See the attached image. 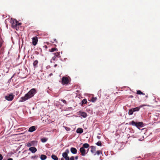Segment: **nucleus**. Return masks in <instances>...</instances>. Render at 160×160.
I'll use <instances>...</instances> for the list:
<instances>
[{"mask_svg":"<svg viewBox=\"0 0 160 160\" xmlns=\"http://www.w3.org/2000/svg\"><path fill=\"white\" fill-rule=\"evenodd\" d=\"M36 93L35 88H32L26 94L24 97H22L19 101L20 102H23L33 97Z\"/></svg>","mask_w":160,"mask_h":160,"instance_id":"nucleus-1","label":"nucleus"},{"mask_svg":"<svg viewBox=\"0 0 160 160\" xmlns=\"http://www.w3.org/2000/svg\"><path fill=\"white\" fill-rule=\"evenodd\" d=\"M129 125H131L133 126H135L138 128L143 127V123L142 122H135L133 120L129 122Z\"/></svg>","mask_w":160,"mask_h":160,"instance_id":"nucleus-2","label":"nucleus"},{"mask_svg":"<svg viewBox=\"0 0 160 160\" xmlns=\"http://www.w3.org/2000/svg\"><path fill=\"white\" fill-rule=\"evenodd\" d=\"M14 96V95L12 93H11L5 96V98L8 101H11L13 99Z\"/></svg>","mask_w":160,"mask_h":160,"instance_id":"nucleus-3","label":"nucleus"},{"mask_svg":"<svg viewBox=\"0 0 160 160\" xmlns=\"http://www.w3.org/2000/svg\"><path fill=\"white\" fill-rule=\"evenodd\" d=\"M37 144V142L36 141H32L30 142L26 143L25 145L28 147H30L32 146H34Z\"/></svg>","mask_w":160,"mask_h":160,"instance_id":"nucleus-4","label":"nucleus"},{"mask_svg":"<svg viewBox=\"0 0 160 160\" xmlns=\"http://www.w3.org/2000/svg\"><path fill=\"white\" fill-rule=\"evenodd\" d=\"M89 149H88L87 152H86V150L85 149L82 147H81L80 148V151L81 153V155L82 156H85L86 154H87L88 151Z\"/></svg>","mask_w":160,"mask_h":160,"instance_id":"nucleus-5","label":"nucleus"},{"mask_svg":"<svg viewBox=\"0 0 160 160\" xmlns=\"http://www.w3.org/2000/svg\"><path fill=\"white\" fill-rule=\"evenodd\" d=\"M62 82L63 84H67L69 82L68 79V78L63 77L62 79Z\"/></svg>","mask_w":160,"mask_h":160,"instance_id":"nucleus-6","label":"nucleus"},{"mask_svg":"<svg viewBox=\"0 0 160 160\" xmlns=\"http://www.w3.org/2000/svg\"><path fill=\"white\" fill-rule=\"evenodd\" d=\"M91 152L92 154H93L94 155H96V147L94 146H91Z\"/></svg>","mask_w":160,"mask_h":160,"instance_id":"nucleus-7","label":"nucleus"},{"mask_svg":"<svg viewBox=\"0 0 160 160\" xmlns=\"http://www.w3.org/2000/svg\"><path fill=\"white\" fill-rule=\"evenodd\" d=\"M32 43L34 46H35L37 43L38 42V38L37 37H35L32 38Z\"/></svg>","mask_w":160,"mask_h":160,"instance_id":"nucleus-8","label":"nucleus"},{"mask_svg":"<svg viewBox=\"0 0 160 160\" xmlns=\"http://www.w3.org/2000/svg\"><path fill=\"white\" fill-rule=\"evenodd\" d=\"M37 127V126H32L29 128L28 131L30 132H33L36 129Z\"/></svg>","mask_w":160,"mask_h":160,"instance_id":"nucleus-9","label":"nucleus"},{"mask_svg":"<svg viewBox=\"0 0 160 160\" xmlns=\"http://www.w3.org/2000/svg\"><path fill=\"white\" fill-rule=\"evenodd\" d=\"M69 152V150L68 149H67L66 150L65 152L62 153V156L64 158L68 157V154Z\"/></svg>","mask_w":160,"mask_h":160,"instance_id":"nucleus-10","label":"nucleus"},{"mask_svg":"<svg viewBox=\"0 0 160 160\" xmlns=\"http://www.w3.org/2000/svg\"><path fill=\"white\" fill-rule=\"evenodd\" d=\"M29 150L32 153H34L37 151L36 148L33 147L30 148H29Z\"/></svg>","mask_w":160,"mask_h":160,"instance_id":"nucleus-11","label":"nucleus"},{"mask_svg":"<svg viewBox=\"0 0 160 160\" xmlns=\"http://www.w3.org/2000/svg\"><path fill=\"white\" fill-rule=\"evenodd\" d=\"M79 115L84 118H86L87 115V114L86 112L81 111L79 112Z\"/></svg>","mask_w":160,"mask_h":160,"instance_id":"nucleus-12","label":"nucleus"},{"mask_svg":"<svg viewBox=\"0 0 160 160\" xmlns=\"http://www.w3.org/2000/svg\"><path fill=\"white\" fill-rule=\"evenodd\" d=\"M70 151L73 154H75L77 153V150L74 148H71L70 149Z\"/></svg>","mask_w":160,"mask_h":160,"instance_id":"nucleus-13","label":"nucleus"},{"mask_svg":"<svg viewBox=\"0 0 160 160\" xmlns=\"http://www.w3.org/2000/svg\"><path fill=\"white\" fill-rule=\"evenodd\" d=\"M12 26L14 28H16L17 27V24L16 22V21H13V22L12 23Z\"/></svg>","mask_w":160,"mask_h":160,"instance_id":"nucleus-14","label":"nucleus"},{"mask_svg":"<svg viewBox=\"0 0 160 160\" xmlns=\"http://www.w3.org/2000/svg\"><path fill=\"white\" fill-rule=\"evenodd\" d=\"M76 132L78 133H81L83 132V130L82 128H78L76 130Z\"/></svg>","mask_w":160,"mask_h":160,"instance_id":"nucleus-15","label":"nucleus"},{"mask_svg":"<svg viewBox=\"0 0 160 160\" xmlns=\"http://www.w3.org/2000/svg\"><path fill=\"white\" fill-rule=\"evenodd\" d=\"M89 147V145L87 143H85L83 144L82 147L85 148H88Z\"/></svg>","mask_w":160,"mask_h":160,"instance_id":"nucleus-16","label":"nucleus"},{"mask_svg":"<svg viewBox=\"0 0 160 160\" xmlns=\"http://www.w3.org/2000/svg\"><path fill=\"white\" fill-rule=\"evenodd\" d=\"M58 49L56 48H52L51 49L49 50V51L51 52H53L54 51H57Z\"/></svg>","mask_w":160,"mask_h":160,"instance_id":"nucleus-17","label":"nucleus"},{"mask_svg":"<svg viewBox=\"0 0 160 160\" xmlns=\"http://www.w3.org/2000/svg\"><path fill=\"white\" fill-rule=\"evenodd\" d=\"M47 157L44 155H41L40 157V158L42 160H44L46 159Z\"/></svg>","mask_w":160,"mask_h":160,"instance_id":"nucleus-18","label":"nucleus"},{"mask_svg":"<svg viewBox=\"0 0 160 160\" xmlns=\"http://www.w3.org/2000/svg\"><path fill=\"white\" fill-rule=\"evenodd\" d=\"M52 158L54 160H58V158L57 156L54 154L52 155L51 156Z\"/></svg>","mask_w":160,"mask_h":160,"instance_id":"nucleus-19","label":"nucleus"},{"mask_svg":"<svg viewBox=\"0 0 160 160\" xmlns=\"http://www.w3.org/2000/svg\"><path fill=\"white\" fill-rule=\"evenodd\" d=\"M38 63V61L37 60H36L34 61L33 63V65L34 68L37 67V65Z\"/></svg>","mask_w":160,"mask_h":160,"instance_id":"nucleus-20","label":"nucleus"},{"mask_svg":"<svg viewBox=\"0 0 160 160\" xmlns=\"http://www.w3.org/2000/svg\"><path fill=\"white\" fill-rule=\"evenodd\" d=\"M54 54L55 55V57H60V52H57L56 53H54Z\"/></svg>","mask_w":160,"mask_h":160,"instance_id":"nucleus-21","label":"nucleus"},{"mask_svg":"<svg viewBox=\"0 0 160 160\" xmlns=\"http://www.w3.org/2000/svg\"><path fill=\"white\" fill-rule=\"evenodd\" d=\"M137 94H142L143 95H145V94L144 93H143L140 90H138V91H137Z\"/></svg>","mask_w":160,"mask_h":160,"instance_id":"nucleus-22","label":"nucleus"},{"mask_svg":"<svg viewBox=\"0 0 160 160\" xmlns=\"http://www.w3.org/2000/svg\"><path fill=\"white\" fill-rule=\"evenodd\" d=\"M140 108L139 107H136L134 108H132L133 112L138 111H139Z\"/></svg>","mask_w":160,"mask_h":160,"instance_id":"nucleus-23","label":"nucleus"},{"mask_svg":"<svg viewBox=\"0 0 160 160\" xmlns=\"http://www.w3.org/2000/svg\"><path fill=\"white\" fill-rule=\"evenodd\" d=\"M133 110L132 109L129 110V111H128V114L129 115H132L133 113Z\"/></svg>","mask_w":160,"mask_h":160,"instance_id":"nucleus-24","label":"nucleus"},{"mask_svg":"<svg viewBox=\"0 0 160 160\" xmlns=\"http://www.w3.org/2000/svg\"><path fill=\"white\" fill-rule=\"evenodd\" d=\"M96 144L98 146H101L102 144L101 142V141H99L97 142L96 143Z\"/></svg>","mask_w":160,"mask_h":160,"instance_id":"nucleus-25","label":"nucleus"},{"mask_svg":"<svg viewBox=\"0 0 160 160\" xmlns=\"http://www.w3.org/2000/svg\"><path fill=\"white\" fill-rule=\"evenodd\" d=\"M87 102V100L86 99H83L82 101V104L86 103Z\"/></svg>","mask_w":160,"mask_h":160,"instance_id":"nucleus-26","label":"nucleus"},{"mask_svg":"<svg viewBox=\"0 0 160 160\" xmlns=\"http://www.w3.org/2000/svg\"><path fill=\"white\" fill-rule=\"evenodd\" d=\"M96 155L97 154L98 155H100L101 153H102V152L100 150H98L96 152Z\"/></svg>","mask_w":160,"mask_h":160,"instance_id":"nucleus-27","label":"nucleus"},{"mask_svg":"<svg viewBox=\"0 0 160 160\" xmlns=\"http://www.w3.org/2000/svg\"><path fill=\"white\" fill-rule=\"evenodd\" d=\"M97 99V98L95 97V98H92L91 99V101L92 102H95L96 100Z\"/></svg>","mask_w":160,"mask_h":160,"instance_id":"nucleus-28","label":"nucleus"},{"mask_svg":"<svg viewBox=\"0 0 160 160\" xmlns=\"http://www.w3.org/2000/svg\"><path fill=\"white\" fill-rule=\"evenodd\" d=\"M41 141L42 142H45L47 141V139L45 138H42L41 139Z\"/></svg>","mask_w":160,"mask_h":160,"instance_id":"nucleus-29","label":"nucleus"},{"mask_svg":"<svg viewBox=\"0 0 160 160\" xmlns=\"http://www.w3.org/2000/svg\"><path fill=\"white\" fill-rule=\"evenodd\" d=\"M61 100L63 103L65 104H67V102L65 100L62 99Z\"/></svg>","mask_w":160,"mask_h":160,"instance_id":"nucleus-30","label":"nucleus"},{"mask_svg":"<svg viewBox=\"0 0 160 160\" xmlns=\"http://www.w3.org/2000/svg\"><path fill=\"white\" fill-rule=\"evenodd\" d=\"M3 157L2 156V155L0 154V160H2L3 159Z\"/></svg>","mask_w":160,"mask_h":160,"instance_id":"nucleus-31","label":"nucleus"},{"mask_svg":"<svg viewBox=\"0 0 160 160\" xmlns=\"http://www.w3.org/2000/svg\"><path fill=\"white\" fill-rule=\"evenodd\" d=\"M66 160H70V158L69 157H67L65 158Z\"/></svg>","mask_w":160,"mask_h":160,"instance_id":"nucleus-32","label":"nucleus"},{"mask_svg":"<svg viewBox=\"0 0 160 160\" xmlns=\"http://www.w3.org/2000/svg\"><path fill=\"white\" fill-rule=\"evenodd\" d=\"M70 160H74V157L73 156L71 157L70 158Z\"/></svg>","mask_w":160,"mask_h":160,"instance_id":"nucleus-33","label":"nucleus"},{"mask_svg":"<svg viewBox=\"0 0 160 160\" xmlns=\"http://www.w3.org/2000/svg\"><path fill=\"white\" fill-rule=\"evenodd\" d=\"M17 24V26H18L21 24V23H19L18 21H16Z\"/></svg>","mask_w":160,"mask_h":160,"instance_id":"nucleus-34","label":"nucleus"},{"mask_svg":"<svg viewBox=\"0 0 160 160\" xmlns=\"http://www.w3.org/2000/svg\"><path fill=\"white\" fill-rule=\"evenodd\" d=\"M56 57H55V56H54L52 58V59L53 60H55V59H56Z\"/></svg>","mask_w":160,"mask_h":160,"instance_id":"nucleus-35","label":"nucleus"},{"mask_svg":"<svg viewBox=\"0 0 160 160\" xmlns=\"http://www.w3.org/2000/svg\"><path fill=\"white\" fill-rule=\"evenodd\" d=\"M78 157L77 156L75 157V159H78Z\"/></svg>","mask_w":160,"mask_h":160,"instance_id":"nucleus-36","label":"nucleus"},{"mask_svg":"<svg viewBox=\"0 0 160 160\" xmlns=\"http://www.w3.org/2000/svg\"><path fill=\"white\" fill-rule=\"evenodd\" d=\"M7 160H13V159L12 158H9Z\"/></svg>","mask_w":160,"mask_h":160,"instance_id":"nucleus-37","label":"nucleus"},{"mask_svg":"<svg viewBox=\"0 0 160 160\" xmlns=\"http://www.w3.org/2000/svg\"><path fill=\"white\" fill-rule=\"evenodd\" d=\"M130 97L131 98H133V96H132V95H131V96H130Z\"/></svg>","mask_w":160,"mask_h":160,"instance_id":"nucleus-38","label":"nucleus"},{"mask_svg":"<svg viewBox=\"0 0 160 160\" xmlns=\"http://www.w3.org/2000/svg\"><path fill=\"white\" fill-rule=\"evenodd\" d=\"M54 41L56 42V39H54Z\"/></svg>","mask_w":160,"mask_h":160,"instance_id":"nucleus-39","label":"nucleus"},{"mask_svg":"<svg viewBox=\"0 0 160 160\" xmlns=\"http://www.w3.org/2000/svg\"><path fill=\"white\" fill-rule=\"evenodd\" d=\"M145 97H146V98H148V95H146V96Z\"/></svg>","mask_w":160,"mask_h":160,"instance_id":"nucleus-40","label":"nucleus"},{"mask_svg":"<svg viewBox=\"0 0 160 160\" xmlns=\"http://www.w3.org/2000/svg\"><path fill=\"white\" fill-rule=\"evenodd\" d=\"M158 106H160V104H158Z\"/></svg>","mask_w":160,"mask_h":160,"instance_id":"nucleus-41","label":"nucleus"},{"mask_svg":"<svg viewBox=\"0 0 160 160\" xmlns=\"http://www.w3.org/2000/svg\"><path fill=\"white\" fill-rule=\"evenodd\" d=\"M61 160H64L63 159V158H62Z\"/></svg>","mask_w":160,"mask_h":160,"instance_id":"nucleus-42","label":"nucleus"},{"mask_svg":"<svg viewBox=\"0 0 160 160\" xmlns=\"http://www.w3.org/2000/svg\"><path fill=\"white\" fill-rule=\"evenodd\" d=\"M14 75H13L11 78H12V77H13Z\"/></svg>","mask_w":160,"mask_h":160,"instance_id":"nucleus-43","label":"nucleus"},{"mask_svg":"<svg viewBox=\"0 0 160 160\" xmlns=\"http://www.w3.org/2000/svg\"><path fill=\"white\" fill-rule=\"evenodd\" d=\"M46 48H47V46H46Z\"/></svg>","mask_w":160,"mask_h":160,"instance_id":"nucleus-44","label":"nucleus"}]
</instances>
